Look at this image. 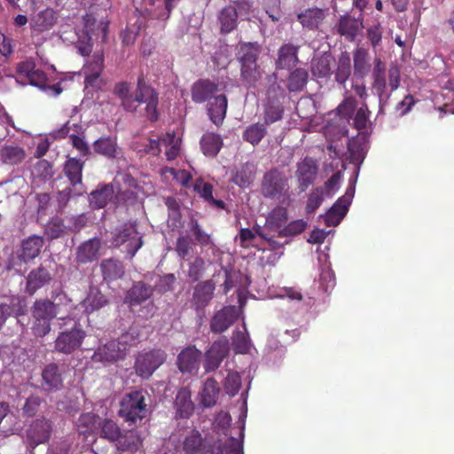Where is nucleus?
Returning <instances> with one entry per match:
<instances>
[{
	"instance_id": "obj_1",
	"label": "nucleus",
	"mask_w": 454,
	"mask_h": 454,
	"mask_svg": "<svg viewBox=\"0 0 454 454\" xmlns=\"http://www.w3.org/2000/svg\"><path fill=\"white\" fill-rule=\"evenodd\" d=\"M114 94L120 99L121 105L125 111L136 112L141 104H145V112L148 119L151 121L158 119V94L146 82L143 75L137 78V87L133 92L130 91L129 84L122 82L115 85Z\"/></svg>"
},
{
	"instance_id": "obj_2",
	"label": "nucleus",
	"mask_w": 454,
	"mask_h": 454,
	"mask_svg": "<svg viewBox=\"0 0 454 454\" xmlns=\"http://www.w3.org/2000/svg\"><path fill=\"white\" fill-rule=\"evenodd\" d=\"M137 181L131 175L124 173L119 175L113 183L100 184L90 192V204L94 208H103L108 203L126 202L133 200L137 194Z\"/></svg>"
},
{
	"instance_id": "obj_3",
	"label": "nucleus",
	"mask_w": 454,
	"mask_h": 454,
	"mask_svg": "<svg viewBox=\"0 0 454 454\" xmlns=\"http://www.w3.org/2000/svg\"><path fill=\"white\" fill-rule=\"evenodd\" d=\"M386 64L380 58H375L372 70V90L378 97L379 113H383L384 107L387 106L391 93H387V78H386ZM388 86L390 92L396 90L400 85L401 74L400 69L395 64H391L387 70Z\"/></svg>"
},
{
	"instance_id": "obj_4",
	"label": "nucleus",
	"mask_w": 454,
	"mask_h": 454,
	"mask_svg": "<svg viewBox=\"0 0 454 454\" xmlns=\"http://www.w3.org/2000/svg\"><path fill=\"white\" fill-rule=\"evenodd\" d=\"M261 193L265 198L277 200L281 204L289 205L293 195L289 177L278 168L270 169L262 176Z\"/></svg>"
},
{
	"instance_id": "obj_5",
	"label": "nucleus",
	"mask_w": 454,
	"mask_h": 454,
	"mask_svg": "<svg viewBox=\"0 0 454 454\" xmlns=\"http://www.w3.org/2000/svg\"><path fill=\"white\" fill-rule=\"evenodd\" d=\"M83 27L79 30L75 43L78 52L82 56H89L92 51V35L101 36L105 40L107 33V23L103 20L97 21L91 14L82 18Z\"/></svg>"
},
{
	"instance_id": "obj_6",
	"label": "nucleus",
	"mask_w": 454,
	"mask_h": 454,
	"mask_svg": "<svg viewBox=\"0 0 454 454\" xmlns=\"http://www.w3.org/2000/svg\"><path fill=\"white\" fill-rule=\"evenodd\" d=\"M146 393L142 390H136L126 394L121 401L119 415L127 421L136 423L146 416Z\"/></svg>"
},
{
	"instance_id": "obj_7",
	"label": "nucleus",
	"mask_w": 454,
	"mask_h": 454,
	"mask_svg": "<svg viewBox=\"0 0 454 454\" xmlns=\"http://www.w3.org/2000/svg\"><path fill=\"white\" fill-rule=\"evenodd\" d=\"M113 244L116 247L123 246L125 252L132 258L144 244L143 235L136 223H127L116 230Z\"/></svg>"
},
{
	"instance_id": "obj_8",
	"label": "nucleus",
	"mask_w": 454,
	"mask_h": 454,
	"mask_svg": "<svg viewBox=\"0 0 454 454\" xmlns=\"http://www.w3.org/2000/svg\"><path fill=\"white\" fill-rule=\"evenodd\" d=\"M47 304L40 299L36 300L31 308L33 319L31 330L35 337L46 336L51 332V320L57 317Z\"/></svg>"
},
{
	"instance_id": "obj_9",
	"label": "nucleus",
	"mask_w": 454,
	"mask_h": 454,
	"mask_svg": "<svg viewBox=\"0 0 454 454\" xmlns=\"http://www.w3.org/2000/svg\"><path fill=\"white\" fill-rule=\"evenodd\" d=\"M85 337V331L81 325L75 323L71 329L59 333L55 340L54 349L61 354H72L82 346Z\"/></svg>"
},
{
	"instance_id": "obj_10",
	"label": "nucleus",
	"mask_w": 454,
	"mask_h": 454,
	"mask_svg": "<svg viewBox=\"0 0 454 454\" xmlns=\"http://www.w3.org/2000/svg\"><path fill=\"white\" fill-rule=\"evenodd\" d=\"M166 358L167 355L161 349L139 354L135 362L137 374L148 379L166 361Z\"/></svg>"
},
{
	"instance_id": "obj_11",
	"label": "nucleus",
	"mask_w": 454,
	"mask_h": 454,
	"mask_svg": "<svg viewBox=\"0 0 454 454\" xmlns=\"http://www.w3.org/2000/svg\"><path fill=\"white\" fill-rule=\"evenodd\" d=\"M175 5L176 0H142V12L149 20L166 21Z\"/></svg>"
},
{
	"instance_id": "obj_12",
	"label": "nucleus",
	"mask_w": 454,
	"mask_h": 454,
	"mask_svg": "<svg viewBox=\"0 0 454 454\" xmlns=\"http://www.w3.org/2000/svg\"><path fill=\"white\" fill-rule=\"evenodd\" d=\"M354 195V188L348 189L345 196L338 199L325 214L324 219L327 226L338 225L348 212V207Z\"/></svg>"
},
{
	"instance_id": "obj_13",
	"label": "nucleus",
	"mask_w": 454,
	"mask_h": 454,
	"mask_svg": "<svg viewBox=\"0 0 454 454\" xmlns=\"http://www.w3.org/2000/svg\"><path fill=\"white\" fill-rule=\"evenodd\" d=\"M126 354L125 347H122L117 340H111L98 347L92 359L96 362L113 363L123 359Z\"/></svg>"
},
{
	"instance_id": "obj_14",
	"label": "nucleus",
	"mask_w": 454,
	"mask_h": 454,
	"mask_svg": "<svg viewBox=\"0 0 454 454\" xmlns=\"http://www.w3.org/2000/svg\"><path fill=\"white\" fill-rule=\"evenodd\" d=\"M52 430L51 422L44 418L34 420L27 431L30 445L36 446L47 442Z\"/></svg>"
},
{
	"instance_id": "obj_15",
	"label": "nucleus",
	"mask_w": 454,
	"mask_h": 454,
	"mask_svg": "<svg viewBox=\"0 0 454 454\" xmlns=\"http://www.w3.org/2000/svg\"><path fill=\"white\" fill-rule=\"evenodd\" d=\"M228 353L229 342L226 339L215 341L206 353L205 370L207 372L216 370Z\"/></svg>"
},
{
	"instance_id": "obj_16",
	"label": "nucleus",
	"mask_w": 454,
	"mask_h": 454,
	"mask_svg": "<svg viewBox=\"0 0 454 454\" xmlns=\"http://www.w3.org/2000/svg\"><path fill=\"white\" fill-rule=\"evenodd\" d=\"M41 387L47 393L58 391L63 387L62 372L57 364L51 363L44 366Z\"/></svg>"
},
{
	"instance_id": "obj_17",
	"label": "nucleus",
	"mask_w": 454,
	"mask_h": 454,
	"mask_svg": "<svg viewBox=\"0 0 454 454\" xmlns=\"http://www.w3.org/2000/svg\"><path fill=\"white\" fill-rule=\"evenodd\" d=\"M238 318V311L234 306H226L217 311L210 321V329L213 333L225 332Z\"/></svg>"
},
{
	"instance_id": "obj_18",
	"label": "nucleus",
	"mask_w": 454,
	"mask_h": 454,
	"mask_svg": "<svg viewBox=\"0 0 454 454\" xmlns=\"http://www.w3.org/2000/svg\"><path fill=\"white\" fill-rule=\"evenodd\" d=\"M82 168L83 162L75 158H69L65 163L64 173L74 188V195H82L85 192L82 184Z\"/></svg>"
},
{
	"instance_id": "obj_19",
	"label": "nucleus",
	"mask_w": 454,
	"mask_h": 454,
	"mask_svg": "<svg viewBox=\"0 0 454 454\" xmlns=\"http://www.w3.org/2000/svg\"><path fill=\"white\" fill-rule=\"evenodd\" d=\"M101 245V240L98 238H92L82 242L76 249V262L85 264L97 261L100 256Z\"/></svg>"
},
{
	"instance_id": "obj_20",
	"label": "nucleus",
	"mask_w": 454,
	"mask_h": 454,
	"mask_svg": "<svg viewBox=\"0 0 454 454\" xmlns=\"http://www.w3.org/2000/svg\"><path fill=\"white\" fill-rule=\"evenodd\" d=\"M201 352L194 346L183 349L177 356V366L183 373H191L199 369Z\"/></svg>"
},
{
	"instance_id": "obj_21",
	"label": "nucleus",
	"mask_w": 454,
	"mask_h": 454,
	"mask_svg": "<svg viewBox=\"0 0 454 454\" xmlns=\"http://www.w3.org/2000/svg\"><path fill=\"white\" fill-rule=\"evenodd\" d=\"M334 58L330 52L314 57L310 62V71L317 79H328L333 74Z\"/></svg>"
},
{
	"instance_id": "obj_22",
	"label": "nucleus",
	"mask_w": 454,
	"mask_h": 454,
	"mask_svg": "<svg viewBox=\"0 0 454 454\" xmlns=\"http://www.w3.org/2000/svg\"><path fill=\"white\" fill-rule=\"evenodd\" d=\"M218 85L210 80L201 79L194 82L192 87V99L195 103L208 102L217 96Z\"/></svg>"
},
{
	"instance_id": "obj_23",
	"label": "nucleus",
	"mask_w": 454,
	"mask_h": 454,
	"mask_svg": "<svg viewBox=\"0 0 454 454\" xmlns=\"http://www.w3.org/2000/svg\"><path fill=\"white\" fill-rule=\"evenodd\" d=\"M317 174V166L311 159H304L297 164L296 176L301 192L313 184Z\"/></svg>"
},
{
	"instance_id": "obj_24",
	"label": "nucleus",
	"mask_w": 454,
	"mask_h": 454,
	"mask_svg": "<svg viewBox=\"0 0 454 454\" xmlns=\"http://www.w3.org/2000/svg\"><path fill=\"white\" fill-rule=\"evenodd\" d=\"M214 291L215 283L212 280H206L196 285L192 301L196 310L203 309L208 305L213 298Z\"/></svg>"
},
{
	"instance_id": "obj_25",
	"label": "nucleus",
	"mask_w": 454,
	"mask_h": 454,
	"mask_svg": "<svg viewBox=\"0 0 454 454\" xmlns=\"http://www.w3.org/2000/svg\"><path fill=\"white\" fill-rule=\"evenodd\" d=\"M300 46L293 43H284L278 51V58L275 65L277 69H290L298 62V51Z\"/></svg>"
},
{
	"instance_id": "obj_26",
	"label": "nucleus",
	"mask_w": 454,
	"mask_h": 454,
	"mask_svg": "<svg viewBox=\"0 0 454 454\" xmlns=\"http://www.w3.org/2000/svg\"><path fill=\"white\" fill-rule=\"evenodd\" d=\"M104 67V57L100 53H95L91 61L84 67L85 82L93 88H99V79Z\"/></svg>"
},
{
	"instance_id": "obj_27",
	"label": "nucleus",
	"mask_w": 454,
	"mask_h": 454,
	"mask_svg": "<svg viewBox=\"0 0 454 454\" xmlns=\"http://www.w3.org/2000/svg\"><path fill=\"white\" fill-rule=\"evenodd\" d=\"M108 302V298L97 286H90L81 305L86 313L90 314L104 308Z\"/></svg>"
},
{
	"instance_id": "obj_28",
	"label": "nucleus",
	"mask_w": 454,
	"mask_h": 454,
	"mask_svg": "<svg viewBox=\"0 0 454 454\" xmlns=\"http://www.w3.org/2000/svg\"><path fill=\"white\" fill-rule=\"evenodd\" d=\"M58 20L57 12L51 8H46L31 19V27L39 32L48 31L53 27Z\"/></svg>"
},
{
	"instance_id": "obj_29",
	"label": "nucleus",
	"mask_w": 454,
	"mask_h": 454,
	"mask_svg": "<svg viewBox=\"0 0 454 454\" xmlns=\"http://www.w3.org/2000/svg\"><path fill=\"white\" fill-rule=\"evenodd\" d=\"M48 303L51 310L58 317L59 314L68 311L72 307V300L61 289H55L51 294V299H41Z\"/></svg>"
},
{
	"instance_id": "obj_30",
	"label": "nucleus",
	"mask_w": 454,
	"mask_h": 454,
	"mask_svg": "<svg viewBox=\"0 0 454 454\" xmlns=\"http://www.w3.org/2000/svg\"><path fill=\"white\" fill-rule=\"evenodd\" d=\"M227 111V98L223 95L215 96L207 104V114L216 126H219L225 118Z\"/></svg>"
},
{
	"instance_id": "obj_31",
	"label": "nucleus",
	"mask_w": 454,
	"mask_h": 454,
	"mask_svg": "<svg viewBox=\"0 0 454 454\" xmlns=\"http://www.w3.org/2000/svg\"><path fill=\"white\" fill-rule=\"evenodd\" d=\"M51 279V275L48 270L40 266L32 270L27 279V292L29 294H34L38 289L49 283Z\"/></svg>"
},
{
	"instance_id": "obj_32",
	"label": "nucleus",
	"mask_w": 454,
	"mask_h": 454,
	"mask_svg": "<svg viewBox=\"0 0 454 454\" xmlns=\"http://www.w3.org/2000/svg\"><path fill=\"white\" fill-rule=\"evenodd\" d=\"M22 84L29 83L33 86L39 88L40 90L47 92L52 96H58L62 92V88L59 83H55L53 85L46 84V76L43 71L38 69L35 70L30 76L27 79V81H21Z\"/></svg>"
},
{
	"instance_id": "obj_33",
	"label": "nucleus",
	"mask_w": 454,
	"mask_h": 454,
	"mask_svg": "<svg viewBox=\"0 0 454 454\" xmlns=\"http://www.w3.org/2000/svg\"><path fill=\"white\" fill-rule=\"evenodd\" d=\"M152 294L153 287L145 284L144 282L139 281L135 283L133 286L128 291V294L125 297V302L131 306L137 305L149 299Z\"/></svg>"
},
{
	"instance_id": "obj_34",
	"label": "nucleus",
	"mask_w": 454,
	"mask_h": 454,
	"mask_svg": "<svg viewBox=\"0 0 454 454\" xmlns=\"http://www.w3.org/2000/svg\"><path fill=\"white\" fill-rule=\"evenodd\" d=\"M354 74L359 78H364L371 70L368 50L357 47L353 52Z\"/></svg>"
},
{
	"instance_id": "obj_35",
	"label": "nucleus",
	"mask_w": 454,
	"mask_h": 454,
	"mask_svg": "<svg viewBox=\"0 0 454 454\" xmlns=\"http://www.w3.org/2000/svg\"><path fill=\"white\" fill-rule=\"evenodd\" d=\"M309 82V72L303 67H296L286 78V89L289 92H301Z\"/></svg>"
},
{
	"instance_id": "obj_36",
	"label": "nucleus",
	"mask_w": 454,
	"mask_h": 454,
	"mask_svg": "<svg viewBox=\"0 0 454 454\" xmlns=\"http://www.w3.org/2000/svg\"><path fill=\"white\" fill-rule=\"evenodd\" d=\"M43 244L44 241L41 236H30L22 242V249L20 254V258L24 262H27L35 258L40 254Z\"/></svg>"
},
{
	"instance_id": "obj_37",
	"label": "nucleus",
	"mask_w": 454,
	"mask_h": 454,
	"mask_svg": "<svg viewBox=\"0 0 454 454\" xmlns=\"http://www.w3.org/2000/svg\"><path fill=\"white\" fill-rule=\"evenodd\" d=\"M261 46L257 43H241L238 46V59L240 66L257 63Z\"/></svg>"
},
{
	"instance_id": "obj_38",
	"label": "nucleus",
	"mask_w": 454,
	"mask_h": 454,
	"mask_svg": "<svg viewBox=\"0 0 454 454\" xmlns=\"http://www.w3.org/2000/svg\"><path fill=\"white\" fill-rule=\"evenodd\" d=\"M218 22L222 34H229L238 26V13L234 7L226 6L218 14Z\"/></svg>"
},
{
	"instance_id": "obj_39",
	"label": "nucleus",
	"mask_w": 454,
	"mask_h": 454,
	"mask_svg": "<svg viewBox=\"0 0 454 454\" xmlns=\"http://www.w3.org/2000/svg\"><path fill=\"white\" fill-rule=\"evenodd\" d=\"M183 450L186 454H206L207 446L201 434L192 431L184 440Z\"/></svg>"
},
{
	"instance_id": "obj_40",
	"label": "nucleus",
	"mask_w": 454,
	"mask_h": 454,
	"mask_svg": "<svg viewBox=\"0 0 454 454\" xmlns=\"http://www.w3.org/2000/svg\"><path fill=\"white\" fill-rule=\"evenodd\" d=\"M325 18V12L322 9H308L298 15V20L303 27L313 30L318 28Z\"/></svg>"
},
{
	"instance_id": "obj_41",
	"label": "nucleus",
	"mask_w": 454,
	"mask_h": 454,
	"mask_svg": "<svg viewBox=\"0 0 454 454\" xmlns=\"http://www.w3.org/2000/svg\"><path fill=\"white\" fill-rule=\"evenodd\" d=\"M200 146L207 156H215L223 146L222 137L213 132L205 133L200 139Z\"/></svg>"
},
{
	"instance_id": "obj_42",
	"label": "nucleus",
	"mask_w": 454,
	"mask_h": 454,
	"mask_svg": "<svg viewBox=\"0 0 454 454\" xmlns=\"http://www.w3.org/2000/svg\"><path fill=\"white\" fill-rule=\"evenodd\" d=\"M26 158L24 149L18 145H4L0 149V160L8 165L21 163Z\"/></svg>"
},
{
	"instance_id": "obj_43",
	"label": "nucleus",
	"mask_w": 454,
	"mask_h": 454,
	"mask_svg": "<svg viewBox=\"0 0 454 454\" xmlns=\"http://www.w3.org/2000/svg\"><path fill=\"white\" fill-rule=\"evenodd\" d=\"M220 388L217 381L213 378H208L201 390V403L204 407H212L215 404L218 398Z\"/></svg>"
},
{
	"instance_id": "obj_44",
	"label": "nucleus",
	"mask_w": 454,
	"mask_h": 454,
	"mask_svg": "<svg viewBox=\"0 0 454 454\" xmlns=\"http://www.w3.org/2000/svg\"><path fill=\"white\" fill-rule=\"evenodd\" d=\"M351 74V59L347 51L341 52L338 59L334 78L340 85H345Z\"/></svg>"
},
{
	"instance_id": "obj_45",
	"label": "nucleus",
	"mask_w": 454,
	"mask_h": 454,
	"mask_svg": "<svg viewBox=\"0 0 454 454\" xmlns=\"http://www.w3.org/2000/svg\"><path fill=\"white\" fill-rule=\"evenodd\" d=\"M100 268L104 278L108 281L121 278L124 274V268L122 263L115 259H106L102 261Z\"/></svg>"
},
{
	"instance_id": "obj_46",
	"label": "nucleus",
	"mask_w": 454,
	"mask_h": 454,
	"mask_svg": "<svg viewBox=\"0 0 454 454\" xmlns=\"http://www.w3.org/2000/svg\"><path fill=\"white\" fill-rule=\"evenodd\" d=\"M115 444L122 451H135L141 444V440L137 431L129 430L121 433Z\"/></svg>"
},
{
	"instance_id": "obj_47",
	"label": "nucleus",
	"mask_w": 454,
	"mask_h": 454,
	"mask_svg": "<svg viewBox=\"0 0 454 454\" xmlns=\"http://www.w3.org/2000/svg\"><path fill=\"white\" fill-rule=\"evenodd\" d=\"M360 23L355 18L350 16H342L340 17L338 24V32L346 36L348 40H354L357 35V33L360 28Z\"/></svg>"
},
{
	"instance_id": "obj_48",
	"label": "nucleus",
	"mask_w": 454,
	"mask_h": 454,
	"mask_svg": "<svg viewBox=\"0 0 454 454\" xmlns=\"http://www.w3.org/2000/svg\"><path fill=\"white\" fill-rule=\"evenodd\" d=\"M94 150L107 158H115L119 154V147L115 139L112 137H101L94 143Z\"/></svg>"
},
{
	"instance_id": "obj_49",
	"label": "nucleus",
	"mask_w": 454,
	"mask_h": 454,
	"mask_svg": "<svg viewBox=\"0 0 454 454\" xmlns=\"http://www.w3.org/2000/svg\"><path fill=\"white\" fill-rule=\"evenodd\" d=\"M267 134V126L264 123H254L246 128L243 139L253 145H258Z\"/></svg>"
},
{
	"instance_id": "obj_50",
	"label": "nucleus",
	"mask_w": 454,
	"mask_h": 454,
	"mask_svg": "<svg viewBox=\"0 0 454 454\" xmlns=\"http://www.w3.org/2000/svg\"><path fill=\"white\" fill-rule=\"evenodd\" d=\"M240 73L243 83L248 88L254 87L262 77V72L257 63L242 65Z\"/></svg>"
},
{
	"instance_id": "obj_51",
	"label": "nucleus",
	"mask_w": 454,
	"mask_h": 454,
	"mask_svg": "<svg viewBox=\"0 0 454 454\" xmlns=\"http://www.w3.org/2000/svg\"><path fill=\"white\" fill-rule=\"evenodd\" d=\"M254 174V164L245 163L237 169L233 176V182L240 187H247L253 182Z\"/></svg>"
},
{
	"instance_id": "obj_52",
	"label": "nucleus",
	"mask_w": 454,
	"mask_h": 454,
	"mask_svg": "<svg viewBox=\"0 0 454 454\" xmlns=\"http://www.w3.org/2000/svg\"><path fill=\"white\" fill-rule=\"evenodd\" d=\"M175 405L180 417L188 418L193 411V404L189 392L185 389L180 390L176 395Z\"/></svg>"
},
{
	"instance_id": "obj_53",
	"label": "nucleus",
	"mask_w": 454,
	"mask_h": 454,
	"mask_svg": "<svg viewBox=\"0 0 454 454\" xmlns=\"http://www.w3.org/2000/svg\"><path fill=\"white\" fill-rule=\"evenodd\" d=\"M161 144L166 148L165 155L167 160H175L180 152V140L176 137L175 133H168L161 137Z\"/></svg>"
},
{
	"instance_id": "obj_54",
	"label": "nucleus",
	"mask_w": 454,
	"mask_h": 454,
	"mask_svg": "<svg viewBox=\"0 0 454 454\" xmlns=\"http://www.w3.org/2000/svg\"><path fill=\"white\" fill-rule=\"evenodd\" d=\"M287 221V211L283 207L274 208L266 218V227L278 230Z\"/></svg>"
},
{
	"instance_id": "obj_55",
	"label": "nucleus",
	"mask_w": 454,
	"mask_h": 454,
	"mask_svg": "<svg viewBox=\"0 0 454 454\" xmlns=\"http://www.w3.org/2000/svg\"><path fill=\"white\" fill-rule=\"evenodd\" d=\"M204 271L205 261L201 257L196 256L188 261L186 274L191 281H198L203 276Z\"/></svg>"
},
{
	"instance_id": "obj_56",
	"label": "nucleus",
	"mask_w": 454,
	"mask_h": 454,
	"mask_svg": "<svg viewBox=\"0 0 454 454\" xmlns=\"http://www.w3.org/2000/svg\"><path fill=\"white\" fill-rule=\"evenodd\" d=\"M67 226L64 219H52L45 229V234L51 239H59L63 235L68 234Z\"/></svg>"
},
{
	"instance_id": "obj_57",
	"label": "nucleus",
	"mask_w": 454,
	"mask_h": 454,
	"mask_svg": "<svg viewBox=\"0 0 454 454\" xmlns=\"http://www.w3.org/2000/svg\"><path fill=\"white\" fill-rule=\"evenodd\" d=\"M232 345L235 352L237 353L247 354L250 351L252 343L246 327H244L243 332L238 331L234 334Z\"/></svg>"
},
{
	"instance_id": "obj_58",
	"label": "nucleus",
	"mask_w": 454,
	"mask_h": 454,
	"mask_svg": "<svg viewBox=\"0 0 454 454\" xmlns=\"http://www.w3.org/2000/svg\"><path fill=\"white\" fill-rule=\"evenodd\" d=\"M189 226L191 229V231L192 232V235L194 236V239L196 242L201 247H207L209 245H214L211 235L205 232L198 221L194 218H191Z\"/></svg>"
},
{
	"instance_id": "obj_59",
	"label": "nucleus",
	"mask_w": 454,
	"mask_h": 454,
	"mask_svg": "<svg viewBox=\"0 0 454 454\" xmlns=\"http://www.w3.org/2000/svg\"><path fill=\"white\" fill-rule=\"evenodd\" d=\"M348 149L351 162L360 165L364 161L366 154L365 145L356 139H351L348 141Z\"/></svg>"
},
{
	"instance_id": "obj_60",
	"label": "nucleus",
	"mask_w": 454,
	"mask_h": 454,
	"mask_svg": "<svg viewBox=\"0 0 454 454\" xmlns=\"http://www.w3.org/2000/svg\"><path fill=\"white\" fill-rule=\"evenodd\" d=\"M121 431L118 425L111 420L105 419L101 423L100 435L101 437L107 439L109 442H115L120 438Z\"/></svg>"
},
{
	"instance_id": "obj_61",
	"label": "nucleus",
	"mask_w": 454,
	"mask_h": 454,
	"mask_svg": "<svg viewBox=\"0 0 454 454\" xmlns=\"http://www.w3.org/2000/svg\"><path fill=\"white\" fill-rule=\"evenodd\" d=\"M98 419L91 412L82 413L76 422L79 433L85 434L91 432L95 428Z\"/></svg>"
},
{
	"instance_id": "obj_62",
	"label": "nucleus",
	"mask_w": 454,
	"mask_h": 454,
	"mask_svg": "<svg viewBox=\"0 0 454 454\" xmlns=\"http://www.w3.org/2000/svg\"><path fill=\"white\" fill-rule=\"evenodd\" d=\"M240 386L241 379L239 374L235 372H229L223 383L225 392L234 396L239 392Z\"/></svg>"
},
{
	"instance_id": "obj_63",
	"label": "nucleus",
	"mask_w": 454,
	"mask_h": 454,
	"mask_svg": "<svg viewBox=\"0 0 454 454\" xmlns=\"http://www.w3.org/2000/svg\"><path fill=\"white\" fill-rule=\"evenodd\" d=\"M307 227V223L304 220L299 219L291 222L278 231V236L287 237L294 236L301 233Z\"/></svg>"
},
{
	"instance_id": "obj_64",
	"label": "nucleus",
	"mask_w": 454,
	"mask_h": 454,
	"mask_svg": "<svg viewBox=\"0 0 454 454\" xmlns=\"http://www.w3.org/2000/svg\"><path fill=\"white\" fill-rule=\"evenodd\" d=\"M122 347H125V351L128 352L129 347L136 345L139 341V332L136 327H130L129 331L121 335L117 340Z\"/></svg>"
}]
</instances>
